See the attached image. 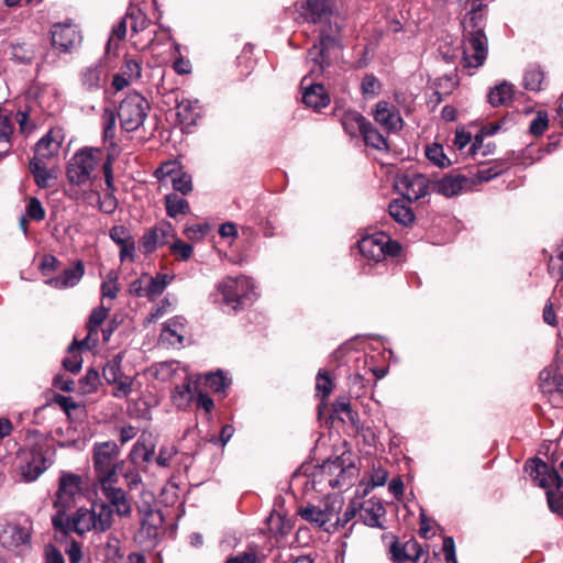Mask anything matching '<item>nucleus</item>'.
<instances>
[{"mask_svg":"<svg viewBox=\"0 0 563 563\" xmlns=\"http://www.w3.org/2000/svg\"><path fill=\"white\" fill-rule=\"evenodd\" d=\"M299 19L312 24L318 41L307 52L309 73L321 75L331 64V51L343 48L345 19L332 10L330 0H305L296 4Z\"/></svg>","mask_w":563,"mask_h":563,"instance_id":"nucleus-1","label":"nucleus"},{"mask_svg":"<svg viewBox=\"0 0 563 563\" xmlns=\"http://www.w3.org/2000/svg\"><path fill=\"white\" fill-rule=\"evenodd\" d=\"M52 525L56 531L65 536L71 532L84 536L89 531L101 533L112 527L113 509L106 503H93L90 509L78 508L73 517L67 512H55Z\"/></svg>","mask_w":563,"mask_h":563,"instance_id":"nucleus-2","label":"nucleus"},{"mask_svg":"<svg viewBox=\"0 0 563 563\" xmlns=\"http://www.w3.org/2000/svg\"><path fill=\"white\" fill-rule=\"evenodd\" d=\"M485 19L481 11H471L463 21L462 63L464 67L478 68L488 55Z\"/></svg>","mask_w":563,"mask_h":563,"instance_id":"nucleus-3","label":"nucleus"},{"mask_svg":"<svg viewBox=\"0 0 563 563\" xmlns=\"http://www.w3.org/2000/svg\"><path fill=\"white\" fill-rule=\"evenodd\" d=\"M33 519L21 514L0 531V544L15 555L22 556L32 550Z\"/></svg>","mask_w":563,"mask_h":563,"instance_id":"nucleus-4","label":"nucleus"},{"mask_svg":"<svg viewBox=\"0 0 563 563\" xmlns=\"http://www.w3.org/2000/svg\"><path fill=\"white\" fill-rule=\"evenodd\" d=\"M102 151L100 148H84L75 153L66 168V176L70 184L85 185L92 179V173L97 168Z\"/></svg>","mask_w":563,"mask_h":563,"instance_id":"nucleus-5","label":"nucleus"},{"mask_svg":"<svg viewBox=\"0 0 563 563\" xmlns=\"http://www.w3.org/2000/svg\"><path fill=\"white\" fill-rule=\"evenodd\" d=\"M150 108V102L141 93L130 92L118 110L121 128L126 132L136 131L146 119Z\"/></svg>","mask_w":563,"mask_h":563,"instance_id":"nucleus-6","label":"nucleus"},{"mask_svg":"<svg viewBox=\"0 0 563 563\" xmlns=\"http://www.w3.org/2000/svg\"><path fill=\"white\" fill-rule=\"evenodd\" d=\"M119 446L114 441H104L93 445V468L99 483L118 478Z\"/></svg>","mask_w":563,"mask_h":563,"instance_id":"nucleus-7","label":"nucleus"},{"mask_svg":"<svg viewBox=\"0 0 563 563\" xmlns=\"http://www.w3.org/2000/svg\"><path fill=\"white\" fill-rule=\"evenodd\" d=\"M361 254L378 263L387 256H397L400 253V244L383 232H376L364 236L357 243Z\"/></svg>","mask_w":563,"mask_h":563,"instance_id":"nucleus-8","label":"nucleus"},{"mask_svg":"<svg viewBox=\"0 0 563 563\" xmlns=\"http://www.w3.org/2000/svg\"><path fill=\"white\" fill-rule=\"evenodd\" d=\"M123 353H118L107 361L102 376L109 385H115L112 396L123 399L132 393L133 378L122 372Z\"/></svg>","mask_w":563,"mask_h":563,"instance_id":"nucleus-9","label":"nucleus"},{"mask_svg":"<svg viewBox=\"0 0 563 563\" xmlns=\"http://www.w3.org/2000/svg\"><path fill=\"white\" fill-rule=\"evenodd\" d=\"M219 289L223 295L224 302L232 305L234 310L252 300L253 283L246 276L228 277L219 285Z\"/></svg>","mask_w":563,"mask_h":563,"instance_id":"nucleus-10","label":"nucleus"},{"mask_svg":"<svg viewBox=\"0 0 563 563\" xmlns=\"http://www.w3.org/2000/svg\"><path fill=\"white\" fill-rule=\"evenodd\" d=\"M81 492V477L69 472H62L58 489L54 500L56 512H67L74 505L76 496Z\"/></svg>","mask_w":563,"mask_h":563,"instance_id":"nucleus-11","label":"nucleus"},{"mask_svg":"<svg viewBox=\"0 0 563 563\" xmlns=\"http://www.w3.org/2000/svg\"><path fill=\"white\" fill-rule=\"evenodd\" d=\"M526 470L529 471L536 485L545 489V493L552 490L554 487L563 486V478L559 472L551 467L541 459H532L526 463Z\"/></svg>","mask_w":563,"mask_h":563,"instance_id":"nucleus-12","label":"nucleus"},{"mask_svg":"<svg viewBox=\"0 0 563 563\" xmlns=\"http://www.w3.org/2000/svg\"><path fill=\"white\" fill-rule=\"evenodd\" d=\"M113 156L111 154H107L106 161L102 163V170L104 175L106 183V192L103 198L98 196L99 210L106 214H112L117 207L118 200L114 196L115 186H114V175H113Z\"/></svg>","mask_w":563,"mask_h":563,"instance_id":"nucleus-13","label":"nucleus"},{"mask_svg":"<svg viewBox=\"0 0 563 563\" xmlns=\"http://www.w3.org/2000/svg\"><path fill=\"white\" fill-rule=\"evenodd\" d=\"M81 36L71 23H55L51 30L52 45L62 52H69L80 43Z\"/></svg>","mask_w":563,"mask_h":563,"instance_id":"nucleus-14","label":"nucleus"},{"mask_svg":"<svg viewBox=\"0 0 563 563\" xmlns=\"http://www.w3.org/2000/svg\"><path fill=\"white\" fill-rule=\"evenodd\" d=\"M117 481L118 478L114 481L100 483V488L106 499L110 504L109 506L111 508L114 507L117 515L120 517H128L132 511V507L129 499L126 498L125 492L120 487L113 486Z\"/></svg>","mask_w":563,"mask_h":563,"instance_id":"nucleus-15","label":"nucleus"},{"mask_svg":"<svg viewBox=\"0 0 563 563\" xmlns=\"http://www.w3.org/2000/svg\"><path fill=\"white\" fill-rule=\"evenodd\" d=\"M110 239L120 247L119 257L121 262H134L135 241L130 230L124 225H114L109 231Z\"/></svg>","mask_w":563,"mask_h":563,"instance_id":"nucleus-16","label":"nucleus"},{"mask_svg":"<svg viewBox=\"0 0 563 563\" xmlns=\"http://www.w3.org/2000/svg\"><path fill=\"white\" fill-rule=\"evenodd\" d=\"M374 120L386 131H399L404 121L395 106L387 101H379L374 111Z\"/></svg>","mask_w":563,"mask_h":563,"instance_id":"nucleus-17","label":"nucleus"},{"mask_svg":"<svg viewBox=\"0 0 563 563\" xmlns=\"http://www.w3.org/2000/svg\"><path fill=\"white\" fill-rule=\"evenodd\" d=\"M84 274L85 265L82 261L78 260L74 266L65 268L62 274L55 277L48 278L45 284L56 289L74 287L80 282Z\"/></svg>","mask_w":563,"mask_h":563,"instance_id":"nucleus-18","label":"nucleus"},{"mask_svg":"<svg viewBox=\"0 0 563 563\" xmlns=\"http://www.w3.org/2000/svg\"><path fill=\"white\" fill-rule=\"evenodd\" d=\"M29 455L30 459L25 461V465L22 467V475L26 482H34L44 473L48 464L42 449L37 445L30 449Z\"/></svg>","mask_w":563,"mask_h":563,"instance_id":"nucleus-19","label":"nucleus"},{"mask_svg":"<svg viewBox=\"0 0 563 563\" xmlns=\"http://www.w3.org/2000/svg\"><path fill=\"white\" fill-rule=\"evenodd\" d=\"M358 514L364 525L372 528H384L380 519L385 516L386 510L379 500L371 498L363 504L358 503Z\"/></svg>","mask_w":563,"mask_h":563,"instance_id":"nucleus-20","label":"nucleus"},{"mask_svg":"<svg viewBox=\"0 0 563 563\" xmlns=\"http://www.w3.org/2000/svg\"><path fill=\"white\" fill-rule=\"evenodd\" d=\"M404 198L409 202L417 201L428 194V179L421 174L406 175L400 180Z\"/></svg>","mask_w":563,"mask_h":563,"instance_id":"nucleus-21","label":"nucleus"},{"mask_svg":"<svg viewBox=\"0 0 563 563\" xmlns=\"http://www.w3.org/2000/svg\"><path fill=\"white\" fill-rule=\"evenodd\" d=\"M155 443L152 434L142 433L130 453L133 463H151L154 460Z\"/></svg>","mask_w":563,"mask_h":563,"instance_id":"nucleus-22","label":"nucleus"},{"mask_svg":"<svg viewBox=\"0 0 563 563\" xmlns=\"http://www.w3.org/2000/svg\"><path fill=\"white\" fill-rule=\"evenodd\" d=\"M200 115L201 107L198 100L178 102V124L183 125V131L195 125Z\"/></svg>","mask_w":563,"mask_h":563,"instance_id":"nucleus-23","label":"nucleus"},{"mask_svg":"<svg viewBox=\"0 0 563 563\" xmlns=\"http://www.w3.org/2000/svg\"><path fill=\"white\" fill-rule=\"evenodd\" d=\"M302 101L307 107L320 110L330 103V97L322 85L313 84L305 88Z\"/></svg>","mask_w":563,"mask_h":563,"instance_id":"nucleus-24","label":"nucleus"},{"mask_svg":"<svg viewBox=\"0 0 563 563\" xmlns=\"http://www.w3.org/2000/svg\"><path fill=\"white\" fill-rule=\"evenodd\" d=\"M81 88L87 92H96L102 88V68L93 64L85 67L79 75Z\"/></svg>","mask_w":563,"mask_h":563,"instance_id":"nucleus-25","label":"nucleus"},{"mask_svg":"<svg viewBox=\"0 0 563 563\" xmlns=\"http://www.w3.org/2000/svg\"><path fill=\"white\" fill-rule=\"evenodd\" d=\"M468 184V178L464 175H448L437 183V191L445 197L459 195Z\"/></svg>","mask_w":563,"mask_h":563,"instance_id":"nucleus-26","label":"nucleus"},{"mask_svg":"<svg viewBox=\"0 0 563 563\" xmlns=\"http://www.w3.org/2000/svg\"><path fill=\"white\" fill-rule=\"evenodd\" d=\"M29 167L37 187L48 188L53 185L55 175L46 167V164L43 162V159L38 157L31 158Z\"/></svg>","mask_w":563,"mask_h":563,"instance_id":"nucleus-27","label":"nucleus"},{"mask_svg":"<svg viewBox=\"0 0 563 563\" xmlns=\"http://www.w3.org/2000/svg\"><path fill=\"white\" fill-rule=\"evenodd\" d=\"M89 341V335H87L84 340L77 341L74 340V342L68 346L67 352L68 356H66L63 361V366L65 369H67L70 373H78L81 369L82 366V357L80 355L79 350L81 347H87Z\"/></svg>","mask_w":563,"mask_h":563,"instance_id":"nucleus-28","label":"nucleus"},{"mask_svg":"<svg viewBox=\"0 0 563 563\" xmlns=\"http://www.w3.org/2000/svg\"><path fill=\"white\" fill-rule=\"evenodd\" d=\"M154 177L158 181V190L168 188V184L176 190V159H169L159 165L154 172Z\"/></svg>","mask_w":563,"mask_h":563,"instance_id":"nucleus-29","label":"nucleus"},{"mask_svg":"<svg viewBox=\"0 0 563 563\" xmlns=\"http://www.w3.org/2000/svg\"><path fill=\"white\" fill-rule=\"evenodd\" d=\"M390 217L405 227L415 221V213L410 206L404 199H395L388 206Z\"/></svg>","mask_w":563,"mask_h":563,"instance_id":"nucleus-30","label":"nucleus"},{"mask_svg":"<svg viewBox=\"0 0 563 563\" xmlns=\"http://www.w3.org/2000/svg\"><path fill=\"white\" fill-rule=\"evenodd\" d=\"M174 276L168 274H156L150 276L146 274L145 291L146 298L151 301L155 300L166 289L167 285L173 280Z\"/></svg>","mask_w":563,"mask_h":563,"instance_id":"nucleus-31","label":"nucleus"},{"mask_svg":"<svg viewBox=\"0 0 563 563\" xmlns=\"http://www.w3.org/2000/svg\"><path fill=\"white\" fill-rule=\"evenodd\" d=\"M367 122L368 121L356 111H346L341 118L344 131L351 136H355L358 133L362 134Z\"/></svg>","mask_w":563,"mask_h":563,"instance_id":"nucleus-32","label":"nucleus"},{"mask_svg":"<svg viewBox=\"0 0 563 563\" xmlns=\"http://www.w3.org/2000/svg\"><path fill=\"white\" fill-rule=\"evenodd\" d=\"M299 515L302 519L306 521L316 525L318 528H323L324 531L330 532L331 531V525L328 526L329 521L325 516V512L321 509V505L313 506L309 505L307 507H303L299 510Z\"/></svg>","mask_w":563,"mask_h":563,"instance_id":"nucleus-33","label":"nucleus"},{"mask_svg":"<svg viewBox=\"0 0 563 563\" xmlns=\"http://www.w3.org/2000/svg\"><path fill=\"white\" fill-rule=\"evenodd\" d=\"M514 98V86L503 81L496 85L488 95V101L493 107L508 104Z\"/></svg>","mask_w":563,"mask_h":563,"instance_id":"nucleus-34","label":"nucleus"},{"mask_svg":"<svg viewBox=\"0 0 563 563\" xmlns=\"http://www.w3.org/2000/svg\"><path fill=\"white\" fill-rule=\"evenodd\" d=\"M11 58L22 65H27L33 62L36 55L34 45L29 43H12L10 45Z\"/></svg>","mask_w":563,"mask_h":563,"instance_id":"nucleus-35","label":"nucleus"},{"mask_svg":"<svg viewBox=\"0 0 563 563\" xmlns=\"http://www.w3.org/2000/svg\"><path fill=\"white\" fill-rule=\"evenodd\" d=\"M59 142L55 141L52 136V132L46 133L44 136H42L37 143L35 144L34 157H38L41 159L49 158L59 150Z\"/></svg>","mask_w":563,"mask_h":563,"instance_id":"nucleus-36","label":"nucleus"},{"mask_svg":"<svg viewBox=\"0 0 563 563\" xmlns=\"http://www.w3.org/2000/svg\"><path fill=\"white\" fill-rule=\"evenodd\" d=\"M364 142L367 146H372L378 151H387L388 143L387 139L379 133L371 122H367L364 131L362 132Z\"/></svg>","mask_w":563,"mask_h":563,"instance_id":"nucleus-37","label":"nucleus"},{"mask_svg":"<svg viewBox=\"0 0 563 563\" xmlns=\"http://www.w3.org/2000/svg\"><path fill=\"white\" fill-rule=\"evenodd\" d=\"M203 382L206 387L219 394H224L231 384V380L220 369L214 373L206 374Z\"/></svg>","mask_w":563,"mask_h":563,"instance_id":"nucleus-38","label":"nucleus"},{"mask_svg":"<svg viewBox=\"0 0 563 563\" xmlns=\"http://www.w3.org/2000/svg\"><path fill=\"white\" fill-rule=\"evenodd\" d=\"M117 115L118 112L110 108H106L102 113V137L104 142H110L111 145H114Z\"/></svg>","mask_w":563,"mask_h":563,"instance_id":"nucleus-39","label":"nucleus"},{"mask_svg":"<svg viewBox=\"0 0 563 563\" xmlns=\"http://www.w3.org/2000/svg\"><path fill=\"white\" fill-rule=\"evenodd\" d=\"M161 238V246L168 245L173 253H176V233L173 224L167 220L156 223Z\"/></svg>","mask_w":563,"mask_h":563,"instance_id":"nucleus-40","label":"nucleus"},{"mask_svg":"<svg viewBox=\"0 0 563 563\" xmlns=\"http://www.w3.org/2000/svg\"><path fill=\"white\" fill-rule=\"evenodd\" d=\"M110 308L104 307L103 305H100L92 309L88 322H87V329H88V335L89 338L92 334H98L99 327L104 322L109 314Z\"/></svg>","mask_w":563,"mask_h":563,"instance_id":"nucleus-41","label":"nucleus"},{"mask_svg":"<svg viewBox=\"0 0 563 563\" xmlns=\"http://www.w3.org/2000/svg\"><path fill=\"white\" fill-rule=\"evenodd\" d=\"M100 384V375L98 371L89 368L86 374L78 380V390L82 395L91 394L98 389Z\"/></svg>","mask_w":563,"mask_h":563,"instance_id":"nucleus-42","label":"nucleus"},{"mask_svg":"<svg viewBox=\"0 0 563 563\" xmlns=\"http://www.w3.org/2000/svg\"><path fill=\"white\" fill-rule=\"evenodd\" d=\"M544 73L538 66L528 68L523 76V86L528 90L539 91L542 89Z\"/></svg>","mask_w":563,"mask_h":563,"instance_id":"nucleus-43","label":"nucleus"},{"mask_svg":"<svg viewBox=\"0 0 563 563\" xmlns=\"http://www.w3.org/2000/svg\"><path fill=\"white\" fill-rule=\"evenodd\" d=\"M323 468L331 474H336L338 478L333 482L330 481L331 486L340 485L341 481L345 479V474L353 468L352 465H349L347 468L344 467L343 457H336L334 461H328L324 463Z\"/></svg>","mask_w":563,"mask_h":563,"instance_id":"nucleus-44","label":"nucleus"},{"mask_svg":"<svg viewBox=\"0 0 563 563\" xmlns=\"http://www.w3.org/2000/svg\"><path fill=\"white\" fill-rule=\"evenodd\" d=\"M152 371H153V375L155 376V378L157 380L172 382L175 376V373H176L175 362L174 361H164V362L155 363L152 366Z\"/></svg>","mask_w":563,"mask_h":563,"instance_id":"nucleus-45","label":"nucleus"},{"mask_svg":"<svg viewBox=\"0 0 563 563\" xmlns=\"http://www.w3.org/2000/svg\"><path fill=\"white\" fill-rule=\"evenodd\" d=\"M426 156L428 159L433 163L435 166L441 168L448 167L451 165V161L444 154L443 147L440 144H432L427 147Z\"/></svg>","mask_w":563,"mask_h":563,"instance_id":"nucleus-46","label":"nucleus"},{"mask_svg":"<svg viewBox=\"0 0 563 563\" xmlns=\"http://www.w3.org/2000/svg\"><path fill=\"white\" fill-rule=\"evenodd\" d=\"M161 238L157 230V225L155 224L151 228L141 239V246L144 250V253L150 254L153 253L157 247L161 246Z\"/></svg>","mask_w":563,"mask_h":563,"instance_id":"nucleus-47","label":"nucleus"},{"mask_svg":"<svg viewBox=\"0 0 563 563\" xmlns=\"http://www.w3.org/2000/svg\"><path fill=\"white\" fill-rule=\"evenodd\" d=\"M126 20L134 32L143 31L148 23L146 15L137 8H131L126 13Z\"/></svg>","mask_w":563,"mask_h":563,"instance_id":"nucleus-48","label":"nucleus"},{"mask_svg":"<svg viewBox=\"0 0 563 563\" xmlns=\"http://www.w3.org/2000/svg\"><path fill=\"white\" fill-rule=\"evenodd\" d=\"M199 385H200V378H199V379H196V380L194 382V391H197V393H198V396H197V406H198L199 408H202L206 412H211V410H212V409H213V407H214V402H213L212 398H211L208 394H206V393H203V391L199 390ZM186 388H187V391H188V393H190V394L192 393V388H191V385H190V384H188V385L186 386Z\"/></svg>","mask_w":563,"mask_h":563,"instance_id":"nucleus-49","label":"nucleus"},{"mask_svg":"<svg viewBox=\"0 0 563 563\" xmlns=\"http://www.w3.org/2000/svg\"><path fill=\"white\" fill-rule=\"evenodd\" d=\"M45 210L40 199L36 197L30 198L25 209V217L34 221H42L45 219Z\"/></svg>","mask_w":563,"mask_h":563,"instance_id":"nucleus-50","label":"nucleus"},{"mask_svg":"<svg viewBox=\"0 0 563 563\" xmlns=\"http://www.w3.org/2000/svg\"><path fill=\"white\" fill-rule=\"evenodd\" d=\"M539 378L541 380V386L545 391L551 393L554 389H558L560 386V377L553 373L550 368H544L540 372Z\"/></svg>","mask_w":563,"mask_h":563,"instance_id":"nucleus-51","label":"nucleus"},{"mask_svg":"<svg viewBox=\"0 0 563 563\" xmlns=\"http://www.w3.org/2000/svg\"><path fill=\"white\" fill-rule=\"evenodd\" d=\"M100 290L102 298L115 299L120 290L117 275L109 274L107 280L102 282Z\"/></svg>","mask_w":563,"mask_h":563,"instance_id":"nucleus-52","label":"nucleus"},{"mask_svg":"<svg viewBox=\"0 0 563 563\" xmlns=\"http://www.w3.org/2000/svg\"><path fill=\"white\" fill-rule=\"evenodd\" d=\"M358 514V503L357 501H351L345 511L341 517L338 516L336 520L331 523V526L336 530L339 527H344L346 523H349L351 520L355 518V516Z\"/></svg>","mask_w":563,"mask_h":563,"instance_id":"nucleus-53","label":"nucleus"},{"mask_svg":"<svg viewBox=\"0 0 563 563\" xmlns=\"http://www.w3.org/2000/svg\"><path fill=\"white\" fill-rule=\"evenodd\" d=\"M316 388L322 394L323 398H327L331 394L333 389V383L327 371L319 369L317 374Z\"/></svg>","mask_w":563,"mask_h":563,"instance_id":"nucleus-54","label":"nucleus"},{"mask_svg":"<svg viewBox=\"0 0 563 563\" xmlns=\"http://www.w3.org/2000/svg\"><path fill=\"white\" fill-rule=\"evenodd\" d=\"M342 500L340 498H328L321 505V509L325 512L329 523L333 519L336 520L339 511L341 510Z\"/></svg>","mask_w":563,"mask_h":563,"instance_id":"nucleus-55","label":"nucleus"},{"mask_svg":"<svg viewBox=\"0 0 563 563\" xmlns=\"http://www.w3.org/2000/svg\"><path fill=\"white\" fill-rule=\"evenodd\" d=\"M505 169L504 164H494L489 167L479 168L476 173V178L478 181H488L498 175H500Z\"/></svg>","mask_w":563,"mask_h":563,"instance_id":"nucleus-56","label":"nucleus"},{"mask_svg":"<svg viewBox=\"0 0 563 563\" xmlns=\"http://www.w3.org/2000/svg\"><path fill=\"white\" fill-rule=\"evenodd\" d=\"M549 125V119L545 112H538L536 118L531 121L529 131L533 135H541Z\"/></svg>","mask_w":563,"mask_h":563,"instance_id":"nucleus-57","label":"nucleus"},{"mask_svg":"<svg viewBox=\"0 0 563 563\" xmlns=\"http://www.w3.org/2000/svg\"><path fill=\"white\" fill-rule=\"evenodd\" d=\"M380 88L379 80L374 75H366L362 80V92L364 95L375 96Z\"/></svg>","mask_w":563,"mask_h":563,"instance_id":"nucleus-58","label":"nucleus"},{"mask_svg":"<svg viewBox=\"0 0 563 563\" xmlns=\"http://www.w3.org/2000/svg\"><path fill=\"white\" fill-rule=\"evenodd\" d=\"M121 73L130 79H139L142 68L135 59H126L121 68Z\"/></svg>","mask_w":563,"mask_h":563,"instance_id":"nucleus-59","label":"nucleus"},{"mask_svg":"<svg viewBox=\"0 0 563 563\" xmlns=\"http://www.w3.org/2000/svg\"><path fill=\"white\" fill-rule=\"evenodd\" d=\"M192 191V177L191 175L181 170V166L178 164V192L181 195H188Z\"/></svg>","mask_w":563,"mask_h":563,"instance_id":"nucleus-60","label":"nucleus"},{"mask_svg":"<svg viewBox=\"0 0 563 563\" xmlns=\"http://www.w3.org/2000/svg\"><path fill=\"white\" fill-rule=\"evenodd\" d=\"M445 562L446 563H457L456 555H455V543L452 537H445L443 539V547H442Z\"/></svg>","mask_w":563,"mask_h":563,"instance_id":"nucleus-61","label":"nucleus"},{"mask_svg":"<svg viewBox=\"0 0 563 563\" xmlns=\"http://www.w3.org/2000/svg\"><path fill=\"white\" fill-rule=\"evenodd\" d=\"M388 479V472L382 467H374L371 474V487L384 486Z\"/></svg>","mask_w":563,"mask_h":563,"instance_id":"nucleus-62","label":"nucleus"},{"mask_svg":"<svg viewBox=\"0 0 563 563\" xmlns=\"http://www.w3.org/2000/svg\"><path fill=\"white\" fill-rule=\"evenodd\" d=\"M70 563H80L82 560L81 544L73 540L66 549Z\"/></svg>","mask_w":563,"mask_h":563,"instance_id":"nucleus-63","label":"nucleus"},{"mask_svg":"<svg viewBox=\"0 0 563 563\" xmlns=\"http://www.w3.org/2000/svg\"><path fill=\"white\" fill-rule=\"evenodd\" d=\"M45 563H65V559L62 552L51 544L45 549Z\"/></svg>","mask_w":563,"mask_h":563,"instance_id":"nucleus-64","label":"nucleus"}]
</instances>
